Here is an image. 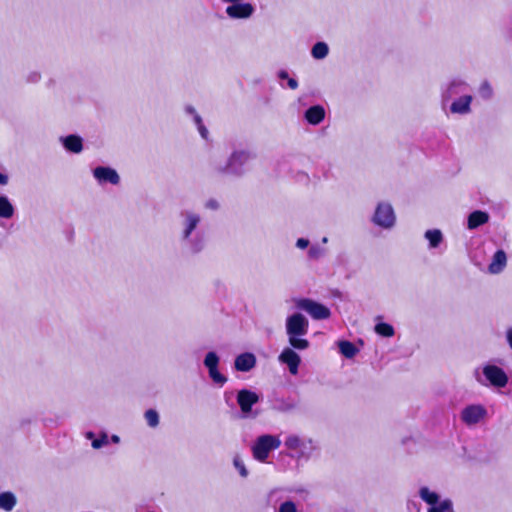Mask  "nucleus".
<instances>
[{
	"mask_svg": "<svg viewBox=\"0 0 512 512\" xmlns=\"http://www.w3.org/2000/svg\"><path fill=\"white\" fill-rule=\"evenodd\" d=\"M201 215L193 210L180 212L179 241L191 254L200 253L205 247V236L201 231Z\"/></svg>",
	"mask_w": 512,
	"mask_h": 512,
	"instance_id": "obj_1",
	"label": "nucleus"
},
{
	"mask_svg": "<svg viewBox=\"0 0 512 512\" xmlns=\"http://www.w3.org/2000/svg\"><path fill=\"white\" fill-rule=\"evenodd\" d=\"M286 334L288 336V343L291 347L297 350H306L309 348L310 343L304 336L308 333L309 321L301 313H294L287 317Z\"/></svg>",
	"mask_w": 512,
	"mask_h": 512,
	"instance_id": "obj_2",
	"label": "nucleus"
},
{
	"mask_svg": "<svg viewBox=\"0 0 512 512\" xmlns=\"http://www.w3.org/2000/svg\"><path fill=\"white\" fill-rule=\"evenodd\" d=\"M256 158V154L249 150H234L224 166H219L217 171L220 174L241 177L245 174L244 166Z\"/></svg>",
	"mask_w": 512,
	"mask_h": 512,
	"instance_id": "obj_3",
	"label": "nucleus"
},
{
	"mask_svg": "<svg viewBox=\"0 0 512 512\" xmlns=\"http://www.w3.org/2000/svg\"><path fill=\"white\" fill-rule=\"evenodd\" d=\"M281 441L278 436L271 434H263L255 440L251 447L252 455L259 462H266L269 453L280 447Z\"/></svg>",
	"mask_w": 512,
	"mask_h": 512,
	"instance_id": "obj_4",
	"label": "nucleus"
},
{
	"mask_svg": "<svg viewBox=\"0 0 512 512\" xmlns=\"http://www.w3.org/2000/svg\"><path fill=\"white\" fill-rule=\"evenodd\" d=\"M284 445L287 449L297 451L298 459L308 460L317 450L316 443L311 438H301L298 435L290 434L286 437Z\"/></svg>",
	"mask_w": 512,
	"mask_h": 512,
	"instance_id": "obj_5",
	"label": "nucleus"
},
{
	"mask_svg": "<svg viewBox=\"0 0 512 512\" xmlns=\"http://www.w3.org/2000/svg\"><path fill=\"white\" fill-rule=\"evenodd\" d=\"M419 497L431 506L428 512H454L452 500L447 498L439 501V495L426 486L419 489Z\"/></svg>",
	"mask_w": 512,
	"mask_h": 512,
	"instance_id": "obj_6",
	"label": "nucleus"
},
{
	"mask_svg": "<svg viewBox=\"0 0 512 512\" xmlns=\"http://www.w3.org/2000/svg\"><path fill=\"white\" fill-rule=\"evenodd\" d=\"M296 307L308 313L315 320H325L331 316L330 309L310 298H300L295 301Z\"/></svg>",
	"mask_w": 512,
	"mask_h": 512,
	"instance_id": "obj_7",
	"label": "nucleus"
},
{
	"mask_svg": "<svg viewBox=\"0 0 512 512\" xmlns=\"http://www.w3.org/2000/svg\"><path fill=\"white\" fill-rule=\"evenodd\" d=\"M267 504L275 508L274 512H300L298 505L291 499L283 500L282 489L274 488L267 493Z\"/></svg>",
	"mask_w": 512,
	"mask_h": 512,
	"instance_id": "obj_8",
	"label": "nucleus"
},
{
	"mask_svg": "<svg viewBox=\"0 0 512 512\" xmlns=\"http://www.w3.org/2000/svg\"><path fill=\"white\" fill-rule=\"evenodd\" d=\"M372 221L375 225L383 229H391L394 227L396 216L391 204L387 202L379 203L375 209Z\"/></svg>",
	"mask_w": 512,
	"mask_h": 512,
	"instance_id": "obj_9",
	"label": "nucleus"
},
{
	"mask_svg": "<svg viewBox=\"0 0 512 512\" xmlns=\"http://www.w3.org/2000/svg\"><path fill=\"white\" fill-rule=\"evenodd\" d=\"M468 89V83L458 77L452 78L441 88V103L444 107L452 98L464 93Z\"/></svg>",
	"mask_w": 512,
	"mask_h": 512,
	"instance_id": "obj_10",
	"label": "nucleus"
},
{
	"mask_svg": "<svg viewBox=\"0 0 512 512\" xmlns=\"http://www.w3.org/2000/svg\"><path fill=\"white\" fill-rule=\"evenodd\" d=\"M259 395L248 389H241L237 393V403L245 418L257 416V413L252 412V406L259 402Z\"/></svg>",
	"mask_w": 512,
	"mask_h": 512,
	"instance_id": "obj_11",
	"label": "nucleus"
},
{
	"mask_svg": "<svg viewBox=\"0 0 512 512\" xmlns=\"http://www.w3.org/2000/svg\"><path fill=\"white\" fill-rule=\"evenodd\" d=\"M255 12V7L245 1L235 2L226 7V15L233 20L249 19Z\"/></svg>",
	"mask_w": 512,
	"mask_h": 512,
	"instance_id": "obj_12",
	"label": "nucleus"
},
{
	"mask_svg": "<svg viewBox=\"0 0 512 512\" xmlns=\"http://www.w3.org/2000/svg\"><path fill=\"white\" fill-rule=\"evenodd\" d=\"M483 374L489 383L496 388H504L508 383V376L505 371L492 364L483 367Z\"/></svg>",
	"mask_w": 512,
	"mask_h": 512,
	"instance_id": "obj_13",
	"label": "nucleus"
},
{
	"mask_svg": "<svg viewBox=\"0 0 512 512\" xmlns=\"http://www.w3.org/2000/svg\"><path fill=\"white\" fill-rule=\"evenodd\" d=\"M487 410L482 405H469L461 412L462 421L468 425H476L485 418Z\"/></svg>",
	"mask_w": 512,
	"mask_h": 512,
	"instance_id": "obj_14",
	"label": "nucleus"
},
{
	"mask_svg": "<svg viewBox=\"0 0 512 512\" xmlns=\"http://www.w3.org/2000/svg\"><path fill=\"white\" fill-rule=\"evenodd\" d=\"M92 173L100 185L106 183L118 185L120 183V176L114 168L108 166H97L93 169Z\"/></svg>",
	"mask_w": 512,
	"mask_h": 512,
	"instance_id": "obj_15",
	"label": "nucleus"
},
{
	"mask_svg": "<svg viewBox=\"0 0 512 512\" xmlns=\"http://www.w3.org/2000/svg\"><path fill=\"white\" fill-rule=\"evenodd\" d=\"M296 349L293 347H286L280 353L278 360L282 364H286L289 368V372L292 375H296L298 373V368L301 363L300 356L295 352Z\"/></svg>",
	"mask_w": 512,
	"mask_h": 512,
	"instance_id": "obj_16",
	"label": "nucleus"
},
{
	"mask_svg": "<svg viewBox=\"0 0 512 512\" xmlns=\"http://www.w3.org/2000/svg\"><path fill=\"white\" fill-rule=\"evenodd\" d=\"M472 101V95H461L451 103L450 112L452 114L467 115L471 112Z\"/></svg>",
	"mask_w": 512,
	"mask_h": 512,
	"instance_id": "obj_17",
	"label": "nucleus"
},
{
	"mask_svg": "<svg viewBox=\"0 0 512 512\" xmlns=\"http://www.w3.org/2000/svg\"><path fill=\"white\" fill-rule=\"evenodd\" d=\"M256 365V357L254 354L246 352L235 358L234 366L237 371L248 372Z\"/></svg>",
	"mask_w": 512,
	"mask_h": 512,
	"instance_id": "obj_18",
	"label": "nucleus"
},
{
	"mask_svg": "<svg viewBox=\"0 0 512 512\" xmlns=\"http://www.w3.org/2000/svg\"><path fill=\"white\" fill-rule=\"evenodd\" d=\"M60 141L64 148L74 154H79L83 150V139L75 134L61 137Z\"/></svg>",
	"mask_w": 512,
	"mask_h": 512,
	"instance_id": "obj_19",
	"label": "nucleus"
},
{
	"mask_svg": "<svg viewBox=\"0 0 512 512\" xmlns=\"http://www.w3.org/2000/svg\"><path fill=\"white\" fill-rule=\"evenodd\" d=\"M507 264V256L504 250L500 249L495 252L492 261L488 267L491 274H499L504 270Z\"/></svg>",
	"mask_w": 512,
	"mask_h": 512,
	"instance_id": "obj_20",
	"label": "nucleus"
},
{
	"mask_svg": "<svg viewBox=\"0 0 512 512\" xmlns=\"http://www.w3.org/2000/svg\"><path fill=\"white\" fill-rule=\"evenodd\" d=\"M304 118L309 124L318 125L325 118V109L321 105L311 106L305 111Z\"/></svg>",
	"mask_w": 512,
	"mask_h": 512,
	"instance_id": "obj_21",
	"label": "nucleus"
},
{
	"mask_svg": "<svg viewBox=\"0 0 512 512\" xmlns=\"http://www.w3.org/2000/svg\"><path fill=\"white\" fill-rule=\"evenodd\" d=\"M489 214L485 211L476 210L469 214L467 219V228L474 230L489 221Z\"/></svg>",
	"mask_w": 512,
	"mask_h": 512,
	"instance_id": "obj_22",
	"label": "nucleus"
},
{
	"mask_svg": "<svg viewBox=\"0 0 512 512\" xmlns=\"http://www.w3.org/2000/svg\"><path fill=\"white\" fill-rule=\"evenodd\" d=\"M424 238L429 243V249H437L443 242V233L439 229H429L424 233Z\"/></svg>",
	"mask_w": 512,
	"mask_h": 512,
	"instance_id": "obj_23",
	"label": "nucleus"
},
{
	"mask_svg": "<svg viewBox=\"0 0 512 512\" xmlns=\"http://www.w3.org/2000/svg\"><path fill=\"white\" fill-rule=\"evenodd\" d=\"M15 213L14 206L7 196L0 195V218L10 219Z\"/></svg>",
	"mask_w": 512,
	"mask_h": 512,
	"instance_id": "obj_24",
	"label": "nucleus"
},
{
	"mask_svg": "<svg viewBox=\"0 0 512 512\" xmlns=\"http://www.w3.org/2000/svg\"><path fill=\"white\" fill-rule=\"evenodd\" d=\"M329 53V47L325 42H317L311 49V55L317 60H321L327 57Z\"/></svg>",
	"mask_w": 512,
	"mask_h": 512,
	"instance_id": "obj_25",
	"label": "nucleus"
},
{
	"mask_svg": "<svg viewBox=\"0 0 512 512\" xmlns=\"http://www.w3.org/2000/svg\"><path fill=\"white\" fill-rule=\"evenodd\" d=\"M16 505V497L11 492L0 494V507L5 511H11Z\"/></svg>",
	"mask_w": 512,
	"mask_h": 512,
	"instance_id": "obj_26",
	"label": "nucleus"
},
{
	"mask_svg": "<svg viewBox=\"0 0 512 512\" xmlns=\"http://www.w3.org/2000/svg\"><path fill=\"white\" fill-rule=\"evenodd\" d=\"M338 346L340 353L346 358H353L358 353V349L352 342L343 340L338 343Z\"/></svg>",
	"mask_w": 512,
	"mask_h": 512,
	"instance_id": "obj_27",
	"label": "nucleus"
},
{
	"mask_svg": "<svg viewBox=\"0 0 512 512\" xmlns=\"http://www.w3.org/2000/svg\"><path fill=\"white\" fill-rule=\"evenodd\" d=\"M478 94L483 100H490L493 97L494 91L489 81L484 80L480 83Z\"/></svg>",
	"mask_w": 512,
	"mask_h": 512,
	"instance_id": "obj_28",
	"label": "nucleus"
},
{
	"mask_svg": "<svg viewBox=\"0 0 512 512\" xmlns=\"http://www.w3.org/2000/svg\"><path fill=\"white\" fill-rule=\"evenodd\" d=\"M374 330L378 335L383 337H392L395 334L393 326L384 322L376 324Z\"/></svg>",
	"mask_w": 512,
	"mask_h": 512,
	"instance_id": "obj_29",
	"label": "nucleus"
},
{
	"mask_svg": "<svg viewBox=\"0 0 512 512\" xmlns=\"http://www.w3.org/2000/svg\"><path fill=\"white\" fill-rule=\"evenodd\" d=\"M219 362H220L219 356L215 352L210 351L206 354L203 364L208 370L211 368H217L219 365Z\"/></svg>",
	"mask_w": 512,
	"mask_h": 512,
	"instance_id": "obj_30",
	"label": "nucleus"
},
{
	"mask_svg": "<svg viewBox=\"0 0 512 512\" xmlns=\"http://www.w3.org/2000/svg\"><path fill=\"white\" fill-rule=\"evenodd\" d=\"M208 374L211 380L219 386H223L227 382V377L219 372L218 367L208 369Z\"/></svg>",
	"mask_w": 512,
	"mask_h": 512,
	"instance_id": "obj_31",
	"label": "nucleus"
},
{
	"mask_svg": "<svg viewBox=\"0 0 512 512\" xmlns=\"http://www.w3.org/2000/svg\"><path fill=\"white\" fill-rule=\"evenodd\" d=\"M297 403L291 400H281L277 402L276 409L280 412L288 413L296 410Z\"/></svg>",
	"mask_w": 512,
	"mask_h": 512,
	"instance_id": "obj_32",
	"label": "nucleus"
},
{
	"mask_svg": "<svg viewBox=\"0 0 512 512\" xmlns=\"http://www.w3.org/2000/svg\"><path fill=\"white\" fill-rule=\"evenodd\" d=\"M233 466L239 472V475L242 478H246L248 476L249 472H248V470H247V468H246V466L244 464V461L240 457V455L236 454L233 457Z\"/></svg>",
	"mask_w": 512,
	"mask_h": 512,
	"instance_id": "obj_33",
	"label": "nucleus"
},
{
	"mask_svg": "<svg viewBox=\"0 0 512 512\" xmlns=\"http://www.w3.org/2000/svg\"><path fill=\"white\" fill-rule=\"evenodd\" d=\"M144 417H145L147 424L150 427L155 428L159 425V414L156 410H154V409L147 410L144 414Z\"/></svg>",
	"mask_w": 512,
	"mask_h": 512,
	"instance_id": "obj_34",
	"label": "nucleus"
},
{
	"mask_svg": "<svg viewBox=\"0 0 512 512\" xmlns=\"http://www.w3.org/2000/svg\"><path fill=\"white\" fill-rule=\"evenodd\" d=\"M326 254V250L317 245H312L308 250V257L313 260H318Z\"/></svg>",
	"mask_w": 512,
	"mask_h": 512,
	"instance_id": "obj_35",
	"label": "nucleus"
},
{
	"mask_svg": "<svg viewBox=\"0 0 512 512\" xmlns=\"http://www.w3.org/2000/svg\"><path fill=\"white\" fill-rule=\"evenodd\" d=\"M109 442L108 435L105 432H102L99 438L93 439L91 445L94 449H100L103 446L107 445Z\"/></svg>",
	"mask_w": 512,
	"mask_h": 512,
	"instance_id": "obj_36",
	"label": "nucleus"
},
{
	"mask_svg": "<svg viewBox=\"0 0 512 512\" xmlns=\"http://www.w3.org/2000/svg\"><path fill=\"white\" fill-rule=\"evenodd\" d=\"M204 207L208 210H218L219 202L216 199H209L205 202Z\"/></svg>",
	"mask_w": 512,
	"mask_h": 512,
	"instance_id": "obj_37",
	"label": "nucleus"
},
{
	"mask_svg": "<svg viewBox=\"0 0 512 512\" xmlns=\"http://www.w3.org/2000/svg\"><path fill=\"white\" fill-rule=\"evenodd\" d=\"M310 244V241L306 238H299L296 241V247L299 249H306Z\"/></svg>",
	"mask_w": 512,
	"mask_h": 512,
	"instance_id": "obj_38",
	"label": "nucleus"
},
{
	"mask_svg": "<svg viewBox=\"0 0 512 512\" xmlns=\"http://www.w3.org/2000/svg\"><path fill=\"white\" fill-rule=\"evenodd\" d=\"M287 85L290 89L295 90L298 88V81L294 78H289L287 80Z\"/></svg>",
	"mask_w": 512,
	"mask_h": 512,
	"instance_id": "obj_39",
	"label": "nucleus"
},
{
	"mask_svg": "<svg viewBox=\"0 0 512 512\" xmlns=\"http://www.w3.org/2000/svg\"><path fill=\"white\" fill-rule=\"evenodd\" d=\"M198 131H199V133H200V135H201V137H202L203 139H207V136H208V130H207V128L204 126V124H202V125H200V126L198 127Z\"/></svg>",
	"mask_w": 512,
	"mask_h": 512,
	"instance_id": "obj_40",
	"label": "nucleus"
},
{
	"mask_svg": "<svg viewBox=\"0 0 512 512\" xmlns=\"http://www.w3.org/2000/svg\"><path fill=\"white\" fill-rule=\"evenodd\" d=\"M9 177L7 174L0 172V185L5 186L8 184Z\"/></svg>",
	"mask_w": 512,
	"mask_h": 512,
	"instance_id": "obj_41",
	"label": "nucleus"
},
{
	"mask_svg": "<svg viewBox=\"0 0 512 512\" xmlns=\"http://www.w3.org/2000/svg\"><path fill=\"white\" fill-rule=\"evenodd\" d=\"M278 78L281 79V80H288L290 77L288 75V72L285 71V70H280L278 72Z\"/></svg>",
	"mask_w": 512,
	"mask_h": 512,
	"instance_id": "obj_42",
	"label": "nucleus"
},
{
	"mask_svg": "<svg viewBox=\"0 0 512 512\" xmlns=\"http://www.w3.org/2000/svg\"><path fill=\"white\" fill-rule=\"evenodd\" d=\"M506 339H507V342H508L510 348L512 349V327L507 330Z\"/></svg>",
	"mask_w": 512,
	"mask_h": 512,
	"instance_id": "obj_43",
	"label": "nucleus"
},
{
	"mask_svg": "<svg viewBox=\"0 0 512 512\" xmlns=\"http://www.w3.org/2000/svg\"><path fill=\"white\" fill-rule=\"evenodd\" d=\"M185 112L187 114H189V115H192V116H195V114H197L196 109L193 106H191V105H187L185 107Z\"/></svg>",
	"mask_w": 512,
	"mask_h": 512,
	"instance_id": "obj_44",
	"label": "nucleus"
},
{
	"mask_svg": "<svg viewBox=\"0 0 512 512\" xmlns=\"http://www.w3.org/2000/svg\"><path fill=\"white\" fill-rule=\"evenodd\" d=\"M194 123L196 124L197 128L203 124L201 116L197 113L195 116H193Z\"/></svg>",
	"mask_w": 512,
	"mask_h": 512,
	"instance_id": "obj_45",
	"label": "nucleus"
},
{
	"mask_svg": "<svg viewBox=\"0 0 512 512\" xmlns=\"http://www.w3.org/2000/svg\"><path fill=\"white\" fill-rule=\"evenodd\" d=\"M85 437H86L87 439H91L92 441H93V439H95V438H94V433H93V432H91V431L86 432Z\"/></svg>",
	"mask_w": 512,
	"mask_h": 512,
	"instance_id": "obj_46",
	"label": "nucleus"
},
{
	"mask_svg": "<svg viewBox=\"0 0 512 512\" xmlns=\"http://www.w3.org/2000/svg\"><path fill=\"white\" fill-rule=\"evenodd\" d=\"M111 441H112L113 443H119V442H120V438H119V436H117V435H112V436H111Z\"/></svg>",
	"mask_w": 512,
	"mask_h": 512,
	"instance_id": "obj_47",
	"label": "nucleus"
},
{
	"mask_svg": "<svg viewBox=\"0 0 512 512\" xmlns=\"http://www.w3.org/2000/svg\"><path fill=\"white\" fill-rule=\"evenodd\" d=\"M475 377H476V380H477L479 383L484 384V383L482 382L481 378H480V377H479V375H478V371H476V372H475Z\"/></svg>",
	"mask_w": 512,
	"mask_h": 512,
	"instance_id": "obj_48",
	"label": "nucleus"
},
{
	"mask_svg": "<svg viewBox=\"0 0 512 512\" xmlns=\"http://www.w3.org/2000/svg\"><path fill=\"white\" fill-rule=\"evenodd\" d=\"M321 242H322L323 244H326V243L328 242V238H327V237H323V238H322V240H321Z\"/></svg>",
	"mask_w": 512,
	"mask_h": 512,
	"instance_id": "obj_49",
	"label": "nucleus"
}]
</instances>
